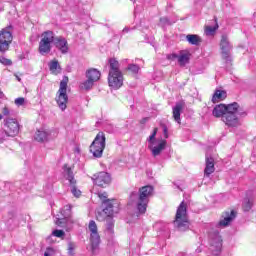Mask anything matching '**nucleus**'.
<instances>
[{"label":"nucleus","mask_w":256,"mask_h":256,"mask_svg":"<svg viewBox=\"0 0 256 256\" xmlns=\"http://www.w3.org/2000/svg\"><path fill=\"white\" fill-rule=\"evenodd\" d=\"M247 113L239 106L237 102L228 104V112L223 116V123L228 126L229 129H237L241 127V118L245 117Z\"/></svg>","instance_id":"1"},{"label":"nucleus","mask_w":256,"mask_h":256,"mask_svg":"<svg viewBox=\"0 0 256 256\" xmlns=\"http://www.w3.org/2000/svg\"><path fill=\"white\" fill-rule=\"evenodd\" d=\"M153 186H144L139 189L138 194L132 192L130 199H137V209L139 213L143 214L147 211V205L149 204V199L153 197Z\"/></svg>","instance_id":"2"},{"label":"nucleus","mask_w":256,"mask_h":256,"mask_svg":"<svg viewBox=\"0 0 256 256\" xmlns=\"http://www.w3.org/2000/svg\"><path fill=\"white\" fill-rule=\"evenodd\" d=\"M157 128L153 129L152 134L147 138L148 141V149L151 151L153 157H159L163 151L167 148V140L156 139L157 137Z\"/></svg>","instance_id":"3"},{"label":"nucleus","mask_w":256,"mask_h":256,"mask_svg":"<svg viewBox=\"0 0 256 256\" xmlns=\"http://www.w3.org/2000/svg\"><path fill=\"white\" fill-rule=\"evenodd\" d=\"M174 226L178 231L189 230V217H187V204L182 201L176 211Z\"/></svg>","instance_id":"4"},{"label":"nucleus","mask_w":256,"mask_h":256,"mask_svg":"<svg viewBox=\"0 0 256 256\" xmlns=\"http://www.w3.org/2000/svg\"><path fill=\"white\" fill-rule=\"evenodd\" d=\"M69 83V78L64 76L60 82L59 90L56 94L55 101L61 111L67 109V103H69V96L67 95V84Z\"/></svg>","instance_id":"5"},{"label":"nucleus","mask_w":256,"mask_h":256,"mask_svg":"<svg viewBox=\"0 0 256 256\" xmlns=\"http://www.w3.org/2000/svg\"><path fill=\"white\" fill-rule=\"evenodd\" d=\"M55 39H57V36H55V33L51 30L45 31L41 35V40L39 42V53L42 55H47L48 53H51V43L55 45Z\"/></svg>","instance_id":"6"},{"label":"nucleus","mask_w":256,"mask_h":256,"mask_svg":"<svg viewBox=\"0 0 256 256\" xmlns=\"http://www.w3.org/2000/svg\"><path fill=\"white\" fill-rule=\"evenodd\" d=\"M71 209L72 206L70 204L64 206L60 211L62 217L59 216L56 220V225H58V227H63L66 231H69V229L73 227V223H75L73 218H71Z\"/></svg>","instance_id":"7"},{"label":"nucleus","mask_w":256,"mask_h":256,"mask_svg":"<svg viewBox=\"0 0 256 256\" xmlns=\"http://www.w3.org/2000/svg\"><path fill=\"white\" fill-rule=\"evenodd\" d=\"M105 151V133L99 132L90 146V152L94 157H103Z\"/></svg>","instance_id":"8"},{"label":"nucleus","mask_w":256,"mask_h":256,"mask_svg":"<svg viewBox=\"0 0 256 256\" xmlns=\"http://www.w3.org/2000/svg\"><path fill=\"white\" fill-rule=\"evenodd\" d=\"M118 211L119 207L115 206L113 202L108 201L106 202V206L104 207V209L96 213V219L100 222L109 221V219L113 218V215H115V213H118Z\"/></svg>","instance_id":"9"},{"label":"nucleus","mask_w":256,"mask_h":256,"mask_svg":"<svg viewBox=\"0 0 256 256\" xmlns=\"http://www.w3.org/2000/svg\"><path fill=\"white\" fill-rule=\"evenodd\" d=\"M88 230L90 233V243L92 247V253H97V249H99V244L101 243V236H99L97 223H95L94 220H91L89 222Z\"/></svg>","instance_id":"10"},{"label":"nucleus","mask_w":256,"mask_h":256,"mask_svg":"<svg viewBox=\"0 0 256 256\" xmlns=\"http://www.w3.org/2000/svg\"><path fill=\"white\" fill-rule=\"evenodd\" d=\"M11 43H13V33L11 27H6L0 31V53L9 51Z\"/></svg>","instance_id":"11"},{"label":"nucleus","mask_w":256,"mask_h":256,"mask_svg":"<svg viewBox=\"0 0 256 256\" xmlns=\"http://www.w3.org/2000/svg\"><path fill=\"white\" fill-rule=\"evenodd\" d=\"M4 128L9 137H17V135H19L21 125L19 124V121L15 118H6L4 120Z\"/></svg>","instance_id":"12"},{"label":"nucleus","mask_w":256,"mask_h":256,"mask_svg":"<svg viewBox=\"0 0 256 256\" xmlns=\"http://www.w3.org/2000/svg\"><path fill=\"white\" fill-rule=\"evenodd\" d=\"M64 171V177L69 181L71 185V193L74 195V197H81V190L77 189L75 187V184L77 183V180H75V176L73 175V170H71V167L64 165L63 167Z\"/></svg>","instance_id":"13"},{"label":"nucleus","mask_w":256,"mask_h":256,"mask_svg":"<svg viewBox=\"0 0 256 256\" xmlns=\"http://www.w3.org/2000/svg\"><path fill=\"white\" fill-rule=\"evenodd\" d=\"M220 49H221V56L226 63H229L231 61V49H233V46H231V43H229V38L227 35H223L220 41Z\"/></svg>","instance_id":"14"},{"label":"nucleus","mask_w":256,"mask_h":256,"mask_svg":"<svg viewBox=\"0 0 256 256\" xmlns=\"http://www.w3.org/2000/svg\"><path fill=\"white\" fill-rule=\"evenodd\" d=\"M57 138V131L55 130H45L40 129L37 130L34 139L38 141V143H45L46 141H51V139Z\"/></svg>","instance_id":"15"},{"label":"nucleus","mask_w":256,"mask_h":256,"mask_svg":"<svg viewBox=\"0 0 256 256\" xmlns=\"http://www.w3.org/2000/svg\"><path fill=\"white\" fill-rule=\"evenodd\" d=\"M222 248L223 239H221L219 232H214L213 234H210V251H212L213 255H219Z\"/></svg>","instance_id":"16"},{"label":"nucleus","mask_w":256,"mask_h":256,"mask_svg":"<svg viewBox=\"0 0 256 256\" xmlns=\"http://www.w3.org/2000/svg\"><path fill=\"white\" fill-rule=\"evenodd\" d=\"M108 85L112 89H121L123 87V73L115 72L114 74H108Z\"/></svg>","instance_id":"17"},{"label":"nucleus","mask_w":256,"mask_h":256,"mask_svg":"<svg viewBox=\"0 0 256 256\" xmlns=\"http://www.w3.org/2000/svg\"><path fill=\"white\" fill-rule=\"evenodd\" d=\"M95 185L98 187H107L111 183V175L107 172H99L92 177Z\"/></svg>","instance_id":"18"},{"label":"nucleus","mask_w":256,"mask_h":256,"mask_svg":"<svg viewBox=\"0 0 256 256\" xmlns=\"http://www.w3.org/2000/svg\"><path fill=\"white\" fill-rule=\"evenodd\" d=\"M54 46L60 53H62V55H67V53H69V42H67V39L63 36H56Z\"/></svg>","instance_id":"19"},{"label":"nucleus","mask_w":256,"mask_h":256,"mask_svg":"<svg viewBox=\"0 0 256 256\" xmlns=\"http://www.w3.org/2000/svg\"><path fill=\"white\" fill-rule=\"evenodd\" d=\"M237 217V213L235 210H231L230 212H225L222 215V219L219 221L218 225L220 227H228V225L231 224V222Z\"/></svg>","instance_id":"20"},{"label":"nucleus","mask_w":256,"mask_h":256,"mask_svg":"<svg viewBox=\"0 0 256 256\" xmlns=\"http://www.w3.org/2000/svg\"><path fill=\"white\" fill-rule=\"evenodd\" d=\"M227 113H229V105L225 104L216 105L212 111V115L217 118L221 117L222 121Z\"/></svg>","instance_id":"21"},{"label":"nucleus","mask_w":256,"mask_h":256,"mask_svg":"<svg viewBox=\"0 0 256 256\" xmlns=\"http://www.w3.org/2000/svg\"><path fill=\"white\" fill-rule=\"evenodd\" d=\"M215 173V160L213 157L206 155V167L204 169V177H209L211 174Z\"/></svg>","instance_id":"22"},{"label":"nucleus","mask_w":256,"mask_h":256,"mask_svg":"<svg viewBox=\"0 0 256 256\" xmlns=\"http://www.w3.org/2000/svg\"><path fill=\"white\" fill-rule=\"evenodd\" d=\"M183 102H178L176 105L173 107V119L181 125V111H183Z\"/></svg>","instance_id":"23"},{"label":"nucleus","mask_w":256,"mask_h":256,"mask_svg":"<svg viewBox=\"0 0 256 256\" xmlns=\"http://www.w3.org/2000/svg\"><path fill=\"white\" fill-rule=\"evenodd\" d=\"M86 78L94 83H97L101 79V72L95 68H91L86 71Z\"/></svg>","instance_id":"24"},{"label":"nucleus","mask_w":256,"mask_h":256,"mask_svg":"<svg viewBox=\"0 0 256 256\" xmlns=\"http://www.w3.org/2000/svg\"><path fill=\"white\" fill-rule=\"evenodd\" d=\"M122 73L119 69V61L115 58L109 59V74Z\"/></svg>","instance_id":"25"},{"label":"nucleus","mask_w":256,"mask_h":256,"mask_svg":"<svg viewBox=\"0 0 256 256\" xmlns=\"http://www.w3.org/2000/svg\"><path fill=\"white\" fill-rule=\"evenodd\" d=\"M49 69L53 75H59V73H61V66L59 65V61H51L49 63Z\"/></svg>","instance_id":"26"},{"label":"nucleus","mask_w":256,"mask_h":256,"mask_svg":"<svg viewBox=\"0 0 256 256\" xmlns=\"http://www.w3.org/2000/svg\"><path fill=\"white\" fill-rule=\"evenodd\" d=\"M227 97V92L223 90H216L213 97H212V102L213 103H218V101H223Z\"/></svg>","instance_id":"27"},{"label":"nucleus","mask_w":256,"mask_h":256,"mask_svg":"<svg viewBox=\"0 0 256 256\" xmlns=\"http://www.w3.org/2000/svg\"><path fill=\"white\" fill-rule=\"evenodd\" d=\"M99 199H101L103 205L105 207H107V202L111 201V203H113L114 207H119V205L117 204V200H109L107 199V197H109V195L107 194V192H102L98 194Z\"/></svg>","instance_id":"28"},{"label":"nucleus","mask_w":256,"mask_h":256,"mask_svg":"<svg viewBox=\"0 0 256 256\" xmlns=\"http://www.w3.org/2000/svg\"><path fill=\"white\" fill-rule=\"evenodd\" d=\"M94 85L95 82H92V80H89V78H87V80H84L80 83V89L82 91H91Z\"/></svg>","instance_id":"29"},{"label":"nucleus","mask_w":256,"mask_h":256,"mask_svg":"<svg viewBox=\"0 0 256 256\" xmlns=\"http://www.w3.org/2000/svg\"><path fill=\"white\" fill-rule=\"evenodd\" d=\"M186 41H188L190 45H199V43H201V37L196 34H188L186 36Z\"/></svg>","instance_id":"30"},{"label":"nucleus","mask_w":256,"mask_h":256,"mask_svg":"<svg viewBox=\"0 0 256 256\" xmlns=\"http://www.w3.org/2000/svg\"><path fill=\"white\" fill-rule=\"evenodd\" d=\"M189 53H182L178 56V63L181 67H185L189 63Z\"/></svg>","instance_id":"31"},{"label":"nucleus","mask_w":256,"mask_h":256,"mask_svg":"<svg viewBox=\"0 0 256 256\" xmlns=\"http://www.w3.org/2000/svg\"><path fill=\"white\" fill-rule=\"evenodd\" d=\"M113 227H114L113 218H108V221H106V231L107 233H109V235H113Z\"/></svg>","instance_id":"32"},{"label":"nucleus","mask_w":256,"mask_h":256,"mask_svg":"<svg viewBox=\"0 0 256 256\" xmlns=\"http://www.w3.org/2000/svg\"><path fill=\"white\" fill-rule=\"evenodd\" d=\"M14 104L16 105V107H25V105H27V99H25L24 97L16 98L14 100Z\"/></svg>","instance_id":"33"},{"label":"nucleus","mask_w":256,"mask_h":256,"mask_svg":"<svg viewBox=\"0 0 256 256\" xmlns=\"http://www.w3.org/2000/svg\"><path fill=\"white\" fill-rule=\"evenodd\" d=\"M217 29H219V25H215V26H206L205 28V33L206 35H214L215 31H217Z\"/></svg>","instance_id":"34"},{"label":"nucleus","mask_w":256,"mask_h":256,"mask_svg":"<svg viewBox=\"0 0 256 256\" xmlns=\"http://www.w3.org/2000/svg\"><path fill=\"white\" fill-rule=\"evenodd\" d=\"M252 207H253V200L245 199L243 202V210L251 211Z\"/></svg>","instance_id":"35"},{"label":"nucleus","mask_w":256,"mask_h":256,"mask_svg":"<svg viewBox=\"0 0 256 256\" xmlns=\"http://www.w3.org/2000/svg\"><path fill=\"white\" fill-rule=\"evenodd\" d=\"M128 71H131V73H139V66L136 64H130L128 65Z\"/></svg>","instance_id":"36"},{"label":"nucleus","mask_w":256,"mask_h":256,"mask_svg":"<svg viewBox=\"0 0 256 256\" xmlns=\"http://www.w3.org/2000/svg\"><path fill=\"white\" fill-rule=\"evenodd\" d=\"M8 137L9 134L5 130H0V143H3Z\"/></svg>","instance_id":"37"},{"label":"nucleus","mask_w":256,"mask_h":256,"mask_svg":"<svg viewBox=\"0 0 256 256\" xmlns=\"http://www.w3.org/2000/svg\"><path fill=\"white\" fill-rule=\"evenodd\" d=\"M52 235H54V237H59V238H61V237H64V236H65V231H63V230H54V231L52 232Z\"/></svg>","instance_id":"38"},{"label":"nucleus","mask_w":256,"mask_h":256,"mask_svg":"<svg viewBox=\"0 0 256 256\" xmlns=\"http://www.w3.org/2000/svg\"><path fill=\"white\" fill-rule=\"evenodd\" d=\"M75 243H73V242H69L68 243V253L70 254V255H74L75 253H74V251H75Z\"/></svg>","instance_id":"39"},{"label":"nucleus","mask_w":256,"mask_h":256,"mask_svg":"<svg viewBox=\"0 0 256 256\" xmlns=\"http://www.w3.org/2000/svg\"><path fill=\"white\" fill-rule=\"evenodd\" d=\"M2 115H4V117H9V115H11V109H9V107L7 106L3 107Z\"/></svg>","instance_id":"40"},{"label":"nucleus","mask_w":256,"mask_h":256,"mask_svg":"<svg viewBox=\"0 0 256 256\" xmlns=\"http://www.w3.org/2000/svg\"><path fill=\"white\" fill-rule=\"evenodd\" d=\"M0 63H2V65H11L12 64L10 59H7L3 56L0 57Z\"/></svg>","instance_id":"41"},{"label":"nucleus","mask_w":256,"mask_h":256,"mask_svg":"<svg viewBox=\"0 0 256 256\" xmlns=\"http://www.w3.org/2000/svg\"><path fill=\"white\" fill-rule=\"evenodd\" d=\"M160 23L162 25H171V22L169 21V18H167V17L160 18Z\"/></svg>","instance_id":"42"},{"label":"nucleus","mask_w":256,"mask_h":256,"mask_svg":"<svg viewBox=\"0 0 256 256\" xmlns=\"http://www.w3.org/2000/svg\"><path fill=\"white\" fill-rule=\"evenodd\" d=\"M179 56H177V54H169L167 55V59H169V61H175V59H178Z\"/></svg>","instance_id":"43"},{"label":"nucleus","mask_w":256,"mask_h":256,"mask_svg":"<svg viewBox=\"0 0 256 256\" xmlns=\"http://www.w3.org/2000/svg\"><path fill=\"white\" fill-rule=\"evenodd\" d=\"M163 133L165 139H169V131L167 130V126H163Z\"/></svg>","instance_id":"44"},{"label":"nucleus","mask_w":256,"mask_h":256,"mask_svg":"<svg viewBox=\"0 0 256 256\" xmlns=\"http://www.w3.org/2000/svg\"><path fill=\"white\" fill-rule=\"evenodd\" d=\"M51 253H53V248H47L46 252L44 253V256H50Z\"/></svg>","instance_id":"45"},{"label":"nucleus","mask_w":256,"mask_h":256,"mask_svg":"<svg viewBox=\"0 0 256 256\" xmlns=\"http://www.w3.org/2000/svg\"><path fill=\"white\" fill-rule=\"evenodd\" d=\"M14 76L16 77L17 81L21 82V77H19L17 74H14Z\"/></svg>","instance_id":"46"},{"label":"nucleus","mask_w":256,"mask_h":256,"mask_svg":"<svg viewBox=\"0 0 256 256\" xmlns=\"http://www.w3.org/2000/svg\"><path fill=\"white\" fill-rule=\"evenodd\" d=\"M129 32V29L128 28H124L123 29V33H128Z\"/></svg>","instance_id":"47"},{"label":"nucleus","mask_w":256,"mask_h":256,"mask_svg":"<svg viewBox=\"0 0 256 256\" xmlns=\"http://www.w3.org/2000/svg\"><path fill=\"white\" fill-rule=\"evenodd\" d=\"M1 119H3V114H0V121H1Z\"/></svg>","instance_id":"48"},{"label":"nucleus","mask_w":256,"mask_h":256,"mask_svg":"<svg viewBox=\"0 0 256 256\" xmlns=\"http://www.w3.org/2000/svg\"><path fill=\"white\" fill-rule=\"evenodd\" d=\"M0 97H3V93L2 92H0Z\"/></svg>","instance_id":"49"}]
</instances>
